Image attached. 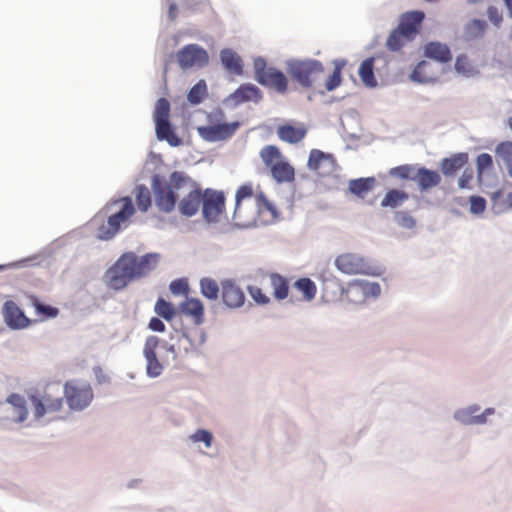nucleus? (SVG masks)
I'll return each mask as SVG.
<instances>
[{"instance_id": "obj_1", "label": "nucleus", "mask_w": 512, "mask_h": 512, "mask_svg": "<svg viewBox=\"0 0 512 512\" xmlns=\"http://www.w3.org/2000/svg\"><path fill=\"white\" fill-rule=\"evenodd\" d=\"M151 192L160 212L169 214L177 208L181 216L192 218L201 209L203 188L184 171L174 170L168 178L153 173Z\"/></svg>"}, {"instance_id": "obj_2", "label": "nucleus", "mask_w": 512, "mask_h": 512, "mask_svg": "<svg viewBox=\"0 0 512 512\" xmlns=\"http://www.w3.org/2000/svg\"><path fill=\"white\" fill-rule=\"evenodd\" d=\"M161 254L147 252L138 255L134 251H125L110 265L103 280L106 286L115 292L125 290L131 283L147 278L159 265Z\"/></svg>"}, {"instance_id": "obj_3", "label": "nucleus", "mask_w": 512, "mask_h": 512, "mask_svg": "<svg viewBox=\"0 0 512 512\" xmlns=\"http://www.w3.org/2000/svg\"><path fill=\"white\" fill-rule=\"evenodd\" d=\"M118 204H120L119 210L107 217V225L102 224L99 226L96 235L98 240L110 241L129 226V220L136 212L131 196L112 198L105 204L101 212L107 213Z\"/></svg>"}, {"instance_id": "obj_4", "label": "nucleus", "mask_w": 512, "mask_h": 512, "mask_svg": "<svg viewBox=\"0 0 512 512\" xmlns=\"http://www.w3.org/2000/svg\"><path fill=\"white\" fill-rule=\"evenodd\" d=\"M254 80L261 86L273 89L280 95L288 91L289 79L280 68L268 65L265 57L257 56L253 60Z\"/></svg>"}, {"instance_id": "obj_5", "label": "nucleus", "mask_w": 512, "mask_h": 512, "mask_svg": "<svg viewBox=\"0 0 512 512\" xmlns=\"http://www.w3.org/2000/svg\"><path fill=\"white\" fill-rule=\"evenodd\" d=\"M288 77L302 89H310L314 85V75L325 71L323 63L314 58H290L285 61Z\"/></svg>"}, {"instance_id": "obj_6", "label": "nucleus", "mask_w": 512, "mask_h": 512, "mask_svg": "<svg viewBox=\"0 0 512 512\" xmlns=\"http://www.w3.org/2000/svg\"><path fill=\"white\" fill-rule=\"evenodd\" d=\"M226 213V195L224 191L203 188L201 201L202 219L207 225H214Z\"/></svg>"}, {"instance_id": "obj_7", "label": "nucleus", "mask_w": 512, "mask_h": 512, "mask_svg": "<svg viewBox=\"0 0 512 512\" xmlns=\"http://www.w3.org/2000/svg\"><path fill=\"white\" fill-rule=\"evenodd\" d=\"M179 68L187 71L192 68L202 69L209 64V53L197 43L186 44L176 52Z\"/></svg>"}, {"instance_id": "obj_8", "label": "nucleus", "mask_w": 512, "mask_h": 512, "mask_svg": "<svg viewBox=\"0 0 512 512\" xmlns=\"http://www.w3.org/2000/svg\"><path fill=\"white\" fill-rule=\"evenodd\" d=\"M71 411H83L93 401L94 393L90 384L77 385L73 381L64 384V397Z\"/></svg>"}, {"instance_id": "obj_9", "label": "nucleus", "mask_w": 512, "mask_h": 512, "mask_svg": "<svg viewBox=\"0 0 512 512\" xmlns=\"http://www.w3.org/2000/svg\"><path fill=\"white\" fill-rule=\"evenodd\" d=\"M334 265L338 271L347 275L365 274L378 276L380 274L379 269L370 265L364 257L353 253L337 256Z\"/></svg>"}, {"instance_id": "obj_10", "label": "nucleus", "mask_w": 512, "mask_h": 512, "mask_svg": "<svg viewBox=\"0 0 512 512\" xmlns=\"http://www.w3.org/2000/svg\"><path fill=\"white\" fill-rule=\"evenodd\" d=\"M27 399L32 406L33 419L36 422L49 413L60 411L63 407L62 397L53 398L50 394L38 390L28 392Z\"/></svg>"}, {"instance_id": "obj_11", "label": "nucleus", "mask_w": 512, "mask_h": 512, "mask_svg": "<svg viewBox=\"0 0 512 512\" xmlns=\"http://www.w3.org/2000/svg\"><path fill=\"white\" fill-rule=\"evenodd\" d=\"M238 120L229 123H213L197 127L198 135L206 142L214 143L231 138L240 128Z\"/></svg>"}, {"instance_id": "obj_12", "label": "nucleus", "mask_w": 512, "mask_h": 512, "mask_svg": "<svg viewBox=\"0 0 512 512\" xmlns=\"http://www.w3.org/2000/svg\"><path fill=\"white\" fill-rule=\"evenodd\" d=\"M263 99L262 90L251 82L240 84L231 94L223 100L226 107L232 109L246 102L259 103Z\"/></svg>"}, {"instance_id": "obj_13", "label": "nucleus", "mask_w": 512, "mask_h": 512, "mask_svg": "<svg viewBox=\"0 0 512 512\" xmlns=\"http://www.w3.org/2000/svg\"><path fill=\"white\" fill-rule=\"evenodd\" d=\"M222 304L230 310H236L244 306L246 295L242 287L233 278L221 279Z\"/></svg>"}, {"instance_id": "obj_14", "label": "nucleus", "mask_w": 512, "mask_h": 512, "mask_svg": "<svg viewBox=\"0 0 512 512\" xmlns=\"http://www.w3.org/2000/svg\"><path fill=\"white\" fill-rule=\"evenodd\" d=\"M160 343L161 339L155 335H150L145 340L143 356L146 361V375L148 378L154 379L163 373L164 365L159 360L156 352Z\"/></svg>"}, {"instance_id": "obj_15", "label": "nucleus", "mask_w": 512, "mask_h": 512, "mask_svg": "<svg viewBox=\"0 0 512 512\" xmlns=\"http://www.w3.org/2000/svg\"><path fill=\"white\" fill-rule=\"evenodd\" d=\"M481 407L478 404H471L464 408L457 409L453 419L464 426L485 425L489 416L495 413V408L487 407L479 413Z\"/></svg>"}, {"instance_id": "obj_16", "label": "nucleus", "mask_w": 512, "mask_h": 512, "mask_svg": "<svg viewBox=\"0 0 512 512\" xmlns=\"http://www.w3.org/2000/svg\"><path fill=\"white\" fill-rule=\"evenodd\" d=\"M2 317L5 325L13 331L26 329L33 323L13 300H6L3 303Z\"/></svg>"}, {"instance_id": "obj_17", "label": "nucleus", "mask_w": 512, "mask_h": 512, "mask_svg": "<svg viewBox=\"0 0 512 512\" xmlns=\"http://www.w3.org/2000/svg\"><path fill=\"white\" fill-rule=\"evenodd\" d=\"M5 403L9 404L11 408L6 410V419L15 424L24 423L29 416V408L26 398L17 392L10 393Z\"/></svg>"}, {"instance_id": "obj_18", "label": "nucleus", "mask_w": 512, "mask_h": 512, "mask_svg": "<svg viewBox=\"0 0 512 512\" xmlns=\"http://www.w3.org/2000/svg\"><path fill=\"white\" fill-rule=\"evenodd\" d=\"M414 182L420 193H426L441 183V174L438 170L419 165L414 173Z\"/></svg>"}, {"instance_id": "obj_19", "label": "nucleus", "mask_w": 512, "mask_h": 512, "mask_svg": "<svg viewBox=\"0 0 512 512\" xmlns=\"http://www.w3.org/2000/svg\"><path fill=\"white\" fill-rule=\"evenodd\" d=\"M468 161L469 156L467 152L453 153L440 160L439 169L444 177L454 178L467 165Z\"/></svg>"}, {"instance_id": "obj_20", "label": "nucleus", "mask_w": 512, "mask_h": 512, "mask_svg": "<svg viewBox=\"0 0 512 512\" xmlns=\"http://www.w3.org/2000/svg\"><path fill=\"white\" fill-rule=\"evenodd\" d=\"M179 313L190 317L196 326H200L205 321V307L201 299L197 297H186L178 305Z\"/></svg>"}, {"instance_id": "obj_21", "label": "nucleus", "mask_w": 512, "mask_h": 512, "mask_svg": "<svg viewBox=\"0 0 512 512\" xmlns=\"http://www.w3.org/2000/svg\"><path fill=\"white\" fill-rule=\"evenodd\" d=\"M316 278L322 283L323 290L326 293H331L333 297L344 296L347 294L349 289L340 282V280L334 275L330 268L323 267L316 273Z\"/></svg>"}, {"instance_id": "obj_22", "label": "nucleus", "mask_w": 512, "mask_h": 512, "mask_svg": "<svg viewBox=\"0 0 512 512\" xmlns=\"http://www.w3.org/2000/svg\"><path fill=\"white\" fill-rule=\"evenodd\" d=\"M423 56L440 64H447L453 58L450 47L436 40L429 41L423 46Z\"/></svg>"}, {"instance_id": "obj_23", "label": "nucleus", "mask_w": 512, "mask_h": 512, "mask_svg": "<svg viewBox=\"0 0 512 512\" xmlns=\"http://www.w3.org/2000/svg\"><path fill=\"white\" fill-rule=\"evenodd\" d=\"M424 19L425 13L422 10H410L400 16L397 26L407 32L406 35L410 34L413 38H416Z\"/></svg>"}, {"instance_id": "obj_24", "label": "nucleus", "mask_w": 512, "mask_h": 512, "mask_svg": "<svg viewBox=\"0 0 512 512\" xmlns=\"http://www.w3.org/2000/svg\"><path fill=\"white\" fill-rule=\"evenodd\" d=\"M321 166L327 167L329 172L337 168V162L332 153L320 149H312L309 152L307 168L310 171H318Z\"/></svg>"}, {"instance_id": "obj_25", "label": "nucleus", "mask_w": 512, "mask_h": 512, "mask_svg": "<svg viewBox=\"0 0 512 512\" xmlns=\"http://www.w3.org/2000/svg\"><path fill=\"white\" fill-rule=\"evenodd\" d=\"M154 125L155 135L158 141H165L172 148L183 145V139L178 135L175 125H173L170 120Z\"/></svg>"}, {"instance_id": "obj_26", "label": "nucleus", "mask_w": 512, "mask_h": 512, "mask_svg": "<svg viewBox=\"0 0 512 512\" xmlns=\"http://www.w3.org/2000/svg\"><path fill=\"white\" fill-rule=\"evenodd\" d=\"M276 134L281 141L294 145L306 137L307 129L304 125L295 126L292 123L286 122L277 126Z\"/></svg>"}, {"instance_id": "obj_27", "label": "nucleus", "mask_w": 512, "mask_h": 512, "mask_svg": "<svg viewBox=\"0 0 512 512\" xmlns=\"http://www.w3.org/2000/svg\"><path fill=\"white\" fill-rule=\"evenodd\" d=\"M219 60L222 67L237 76L243 74L244 61L242 57L232 48H223L219 52Z\"/></svg>"}, {"instance_id": "obj_28", "label": "nucleus", "mask_w": 512, "mask_h": 512, "mask_svg": "<svg viewBox=\"0 0 512 512\" xmlns=\"http://www.w3.org/2000/svg\"><path fill=\"white\" fill-rule=\"evenodd\" d=\"M269 169L277 184L292 183L295 180V168L286 158L276 161Z\"/></svg>"}, {"instance_id": "obj_29", "label": "nucleus", "mask_w": 512, "mask_h": 512, "mask_svg": "<svg viewBox=\"0 0 512 512\" xmlns=\"http://www.w3.org/2000/svg\"><path fill=\"white\" fill-rule=\"evenodd\" d=\"M376 185L374 176L359 177L348 181V191L359 199H364Z\"/></svg>"}, {"instance_id": "obj_30", "label": "nucleus", "mask_w": 512, "mask_h": 512, "mask_svg": "<svg viewBox=\"0 0 512 512\" xmlns=\"http://www.w3.org/2000/svg\"><path fill=\"white\" fill-rule=\"evenodd\" d=\"M408 199H410V194L407 191L398 188H389L385 192L384 197L380 202V206L382 208H390L396 211Z\"/></svg>"}, {"instance_id": "obj_31", "label": "nucleus", "mask_w": 512, "mask_h": 512, "mask_svg": "<svg viewBox=\"0 0 512 512\" xmlns=\"http://www.w3.org/2000/svg\"><path fill=\"white\" fill-rule=\"evenodd\" d=\"M375 58L367 57L364 59L358 68V75L363 85L367 88L374 89L378 87L379 83L375 76Z\"/></svg>"}, {"instance_id": "obj_32", "label": "nucleus", "mask_w": 512, "mask_h": 512, "mask_svg": "<svg viewBox=\"0 0 512 512\" xmlns=\"http://www.w3.org/2000/svg\"><path fill=\"white\" fill-rule=\"evenodd\" d=\"M350 293L361 292L364 299L377 298L381 294V286L378 282H370L364 279H354L349 282Z\"/></svg>"}, {"instance_id": "obj_33", "label": "nucleus", "mask_w": 512, "mask_h": 512, "mask_svg": "<svg viewBox=\"0 0 512 512\" xmlns=\"http://www.w3.org/2000/svg\"><path fill=\"white\" fill-rule=\"evenodd\" d=\"M29 304L34 308L35 313L42 320L54 319L59 315V309L55 306L43 302L37 295L29 294L27 296Z\"/></svg>"}, {"instance_id": "obj_34", "label": "nucleus", "mask_w": 512, "mask_h": 512, "mask_svg": "<svg viewBox=\"0 0 512 512\" xmlns=\"http://www.w3.org/2000/svg\"><path fill=\"white\" fill-rule=\"evenodd\" d=\"M199 291L206 300L210 302L218 301L221 295V281L218 283L212 277H202L199 280Z\"/></svg>"}, {"instance_id": "obj_35", "label": "nucleus", "mask_w": 512, "mask_h": 512, "mask_svg": "<svg viewBox=\"0 0 512 512\" xmlns=\"http://www.w3.org/2000/svg\"><path fill=\"white\" fill-rule=\"evenodd\" d=\"M271 287L273 289V297L277 301L285 300L290 291L289 279L280 273L272 272L269 275Z\"/></svg>"}, {"instance_id": "obj_36", "label": "nucleus", "mask_w": 512, "mask_h": 512, "mask_svg": "<svg viewBox=\"0 0 512 512\" xmlns=\"http://www.w3.org/2000/svg\"><path fill=\"white\" fill-rule=\"evenodd\" d=\"M406 34L407 32L398 26L392 29L386 40L387 49L391 52H399L408 42L415 39L410 34Z\"/></svg>"}, {"instance_id": "obj_37", "label": "nucleus", "mask_w": 512, "mask_h": 512, "mask_svg": "<svg viewBox=\"0 0 512 512\" xmlns=\"http://www.w3.org/2000/svg\"><path fill=\"white\" fill-rule=\"evenodd\" d=\"M488 24L484 19L473 18L468 21L463 28V38L465 41H473L484 36Z\"/></svg>"}, {"instance_id": "obj_38", "label": "nucleus", "mask_w": 512, "mask_h": 512, "mask_svg": "<svg viewBox=\"0 0 512 512\" xmlns=\"http://www.w3.org/2000/svg\"><path fill=\"white\" fill-rule=\"evenodd\" d=\"M493 157L486 152L480 153L476 158L477 181L480 186H486L485 178L493 170Z\"/></svg>"}, {"instance_id": "obj_39", "label": "nucleus", "mask_w": 512, "mask_h": 512, "mask_svg": "<svg viewBox=\"0 0 512 512\" xmlns=\"http://www.w3.org/2000/svg\"><path fill=\"white\" fill-rule=\"evenodd\" d=\"M208 97V86L205 79H199L187 92V102L191 106H197Z\"/></svg>"}, {"instance_id": "obj_40", "label": "nucleus", "mask_w": 512, "mask_h": 512, "mask_svg": "<svg viewBox=\"0 0 512 512\" xmlns=\"http://www.w3.org/2000/svg\"><path fill=\"white\" fill-rule=\"evenodd\" d=\"M154 312L163 320L172 322L179 313V310L171 301H168L163 297H159L155 302Z\"/></svg>"}, {"instance_id": "obj_41", "label": "nucleus", "mask_w": 512, "mask_h": 512, "mask_svg": "<svg viewBox=\"0 0 512 512\" xmlns=\"http://www.w3.org/2000/svg\"><path fill=\"white\" fill-rule=\"evenodd\" d=\"M454 71L465 78H472L480 73L479 70L472 65L465 53H461L456 56Z\"/></svg>"}, {"instance_id": "obj_42", "label": "nucleus", "mask_w": 512, "mask_h": 512, "mask_svg": "<svg viewBox=\"0 0 512 512\" xmlns=\"http://www.w3.org/2000/svg\"><path fill=\"white\" fill-rule=\"evenodd\" d=\"M495 155L499 161L503 162L508 175L512 178V141L505 140L498 143L495 147Z\"/></svg>"}, {"instance_id": "obj_43", "label": "nucleus", "mask_w": 512, "mask_h": 512, "mask_svg": "<svg viewBox=\"0 0 512 512\" xmlns=\"http://www.w3.org/2000/svg\"><path fill=\"white\" fill-rule=\"evenodd\" d=\"M293 286L303 295V299L307 302L312 301L316 296V284L309 277H300L296 279Z\"/></svg>"}, {"instance_id": "obj_44", "label": "nucleus", "mask_w": 512, "mask_h": 512, "mask_svg": "<svg viewBox=\"0 0 512 512\" xmlns=\"http://www.w3.org/2000/svg\"><path fill=\"white\" fill-rule=\"evenodd\" d=\"M135 201L137 208L142 213L148 212L152 206L151 192L145 184H137L135 186Z\"/></svg>"}, {"instance_id": "obj_45", "label": "nucleus", "mask_w": 512, "mask_h": 512, "mask_svg": "<svg viewBox=\"0 0 512 512\" xmlns=\"http://www.w3.org/2000/svg\"><path fill=\"white\" fill-rule=\"evenodd\" d=\"M260 157L267 168L273 166L276 161H281L283 158H285L282 155L280 148L272 144L266 145L261 149Z\"/></svg>"}, {"instance_id": "obj_46", "label": "nucleus", "mask_w": 512, "mask_h": 512, "mask_svg": "<svg viewBox=\"0 0 512 512\" xmlns=\"http://www.w3.org/2000/svg\"><path fill=\"white\" fill-rule=\"evenodd\" d=\"M170 110L171 105L167 98L160 97L155 105L153 110V121L154 124H158L160 122H165L167 120H170Z\"/></svg>"}, {"instance_id": "obj_47", "label": "nucleus", "mask_w": 512, "mask_h": 512, "mask_svg": "<svg viewBox=\"0 0 512 512\" xmlns=\"http://www.w3.org/2000/svg\"><path fill=\"white\" fill-rule=\"evenodd\" d=\"M419 164H401L390 168L389 175L401 180L413 181L414 173L418 169Z\"/></svg>"}, {"instance_id": "obj_48", "label": "nucleus", "mask_w": 512, "mask_h": 512, "mask_svg": "<svg viewBox=\"0 0 512 512\" xmlns=\"http://www.w3.org/2000/svg\"><path fill=\"white\" fill-rule=\"evenodd\" d=\"M393 222L400 228L412 230L416 227L417 221L408 210H396L393 213Z\"/></svg>"}, {"instance_id": "obj_49", "label": "nucleus", "mask_w": 512, "mask_h": 512, "mask_svg": "<svg viewBox=\"0 0 512 512\" xmlns=\"http://www.w3.org/2000/svg\"><path fill=\"white\" fill-rule=\"evenodd\" d=\"M428 65L426 60H420L415 67L413 68L409 78L411 81L419 84H430L435 83L436 78L431 76H426L424 73V68Z\"/></svg>"}, {"instance_id": "obj_50", "label": "nucleus", "mask_w": 512, "mask_h": 512, "mask_svg": "<svg viewBox=\"0 0 512 512\" xmlns=\"http://www.w3.org/2000/svg\"><path fill=\"white\" fill-rule=\"evenodd\" d=\"M50 255H51V251L43 250L42 252H40L38 254L20 259L12 264H9V266L14 267V268L35 266V265L39 264V263L35 262L39 257H48ZM7 267H8V265L0 264V271L5 270Z\"/></svg>"}, {"instance_id": "obj_51", "label": "nucleus", "mask_w": 512, "mask_h": 512, "mask_svg": "<svg viewBox=\"0 0 512 512\" xmlns=\"http://www.w3.org/2000/svg\"><path fill=\"white\" fill-rule=\"evenodd\" d=\"M253 196V186L252 183H244L238 187L235 193V208L232 219L236 217V213L241 205V202L245 199L251 198Z\"/></svg>"}, {"instance_id": "obj_52", "label": "nucleus", "mask_w": 512, "mask_h": 512, "mask_svg": "<svg viewBox=\"0 0 512 512\" xmlns=\"http://www.w3.org/2000/svg\"><path fill=\"white\" fill-rule=\"evenodd\" d=\"M169 290L174 296L187 295L190 291L188 279L186 277H180L172 280L169 284Z\"/></svg>"}, {"instance_id": "obj_53", "label": "nucleus", "mask_w": 512, "mask_h": 512, "mask_svg": "<svg viewBox=\"0 0 512 512\" xmlns=\"http://www.w3.org/2000/svg\"><path fill=\"white\" fill-rule=\"evenodd\" d=\"M469 202V212L473 215L479 216L482 215L487 208V201L483 196L480 195H471L468 199Z\"/></svg>"}, {"instance_id": "obj_54", "label": "nucleus", "mask_w": 512, "mask_h": 512, "mask_svg": "<svg viewBox=\"0 0 512 512\" xmlns=\"http://www.w3.org/2000/svg\"><path fill=\"white\" fill-rule=\"evenodd\" d=\"M213 434L208 429L199 428L189 436V440L193 443H203L205 448H210L213 442Z\"/></svg>"}, {"instance_id": "obj_55", "label": "nucleus", "mask_w": 512, "mask_h": 512, "mask_svg": "<svg viewBox=\"0 0 512 512\" xmlns=\"http://www.w3.org/2000/svg\"><path fill=\"white\" fill-rule=\"evenodd\" d=\"M246 289L252 300L257 305L265 306L270 303V297L267 296L261 288L254 285H248Z\"/></svg>"}, {"instance_id": "obj_56", "label": "nucleus", "mask_w": 512, "mask_h": 512, "mask_svg": "<svg viewBox=\"0 0 512 512\" xmlns=\"http://www.w3.org/2000/svg\"><path fill=\"white\" fill-rule=\"evenodd\" d=\"M256 204L259 208L264 207L268 212H270L272 217L279 216V211H278L276 205L267 198L266 194L263 191H259L257 193Z\"/></svg>"}, {"instance_id": "obj_57", "label": "nucleus", "mask_w": 512, "mask_h": 512, "mask_svg": "<svg viewBox=\"0 0 512 512\" xmlns=\"http://www.w3.org/2000/svg\"><path fill=\"white\" fill-rule=\"evenodd\" d=\"M503 192L501 189H497L490 193V199L492 202V211L494 214H501L505 212L503 208V200H502Z\"/></svg>"}, {"instance_id": "obj_58", "label": "nucleus", "mask_w": 512, "mask_h": 512, "mask_svg": "<svg viewBox=\"0 0 512 512\" xmlns=\"http://www.w3.org/2000/svg\"><path fill=\"white\" fill-rule=\"evenodd\" d=\"M474 177V171L472 168H465L461 174V176L458 179V187L461 190L464 189H472L470 182L472 181Z\"/></svg>"}, {"instance_id": "obj_59", "label": "nucleus", "mask_w": 512, "mask_h": 512, "mask_svg": "<svg viewBox=\"0 0 512 512\" xmlns=\"http://www.w3.org/2000/svg\"><path fill=\"white\" fill-rule=\"evenodd\" d=\"M342 84V74L331 72L325 80V89L327 92L336 90Z\"/></svg>"}, {"instance_id": "obj_60", "label": "nucleus", "mask_w": 512, "mask_h": 512, "mask_svg": "<svg viewBox=\"0 0 512 512\" xmlns=\"http://www.w3.org/2000/svg\"><path fill=\"white\" fill-rule=\"evenodd\" d=\"M487 17L489 19V21L495 26V27H500L502 21H503V16H502V13L498 10V8L496 6H493V5H489L487 7Z\"/></svg>"}, {"instance_id": "obj_61", "label": "nucleus", "mask_w": 512, "mask_h": 512, "mask_svg": "<svg viewBox=\"0 0 512 512\" xmlns=\"http://www.w3.org/2000/svg\"><path fill=\"white\" fill-rule=\"evenodd\" d=\"M164 321L165 320H163L159 316H153L149 319L148 329L151 330L152 332L163 333L166 330V325Z\"/></svg>"}, {"instance_id": "obj_62", "label": "nucleus", "mask_w": 512, "mask_h": 512, "mask_svg": "<svg viewBox=\"0 0 512 512\" xmlns=\"http://www.w3.org/2000/svg\"><path fill=\"white\" fill-rule=\"evenodd\" d=\"M207 120L209 124L213 123H226L225 113L221 108H217L215 111L207 114Z\"/></svg>"}, {"instance_id": "obj_63", "label": "nucleus", "mask_w": 512, "mask_h": 512, "mask_svg": "<svg viewBox=\"0 0 512 512\" xmlns=\"http://www.w3.org/2000/svg\"><path fill=\"white\" fill-rule=\"evenodd\" d=\"M93 373L98 384H105L110 382L109 376H107L100 366L93 367Z\"/></svg>"}, {"instance_id": "obj_64", "label": "nucleus", "mask_w": 512, "mask_h": 512, "mask_svg": "<svg viewBox=\"0 0 512 512\" xmlns=\"http://www.w3.org/2000/svg\"><path fill=\"white\" fill-rule=\"evenodd\" d=\"M347 60L344 59V58H340V59H334L333 60V73H337V74H342V70L344 69V67L347 65Z\"/></svg>"}]
</instances>
